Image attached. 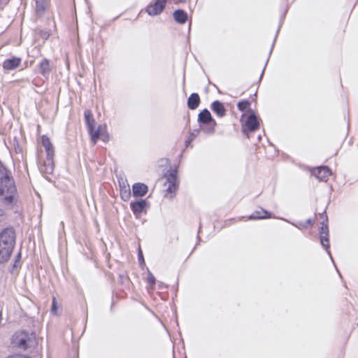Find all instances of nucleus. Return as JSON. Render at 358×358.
I'll return each instance as SVG.
<instances>
[{
  "label": "nucleus",
  "mask_w": 358,
  "mask_h": 358,
  "mask_svg": "<svg viewBox=\"0 0 358 358\" xmlns=\"http://www.w3.org/2000/svg\"><path fill=\"white\" fill-rule=\"evenodd\" d=\"M16 194V188L13 179L9 176L6 169L0 164V196L6 203H11Z\"/></svg>",
  "instance_id": "obj_1"
},
{
  "label": "nucleus",
  "mask_w": 358,
  "mask_h": 358,
  "mask_svg": "<svg viewBox=\"0 0 358 358\" xmlns=\"http://www.w3.org/2000/svg\"><path fill=\"white\" fill-rule=\"evenodd\" d=\"M15 244V234L12 228L0 233V263H5L10 257Z\"/></svg>",
  "instance_id": "obj_2"
},
{
  "label": "nucleus",
  "mask_w": 358,
  "mask_h": 358,
  "mask_svg": "<svg viewBox=\"0 0 358 358\" xmlns=\"http://www.w3.org/2000/svg\"><path fill=\"white\" fill-rule=\"evenodd\" d=\"M41 143L46 152V160L44 162L43 165L41 167V170L45 173H52L55 168L53 161L55 150L53 145L49 138H48L46 136H43L41 137Z\"/></svg>",
  "instance_id": "obj_3"
},
{
  "label": "nucleus",
  "mask_w": 358,
  "mask_h": 358,
  "mask_svg": "<svg viewBox=\"0 0 358 358\" xmlns=\"http://www.w3.org/2000/svg\"><path fill=\"white\" fill-rule=\"evenodd\" d=\"M13 344L22 349H26L36 343L35 336L24 331L17 332L13 336Z\"/></svg>",
  "instance_id": "obj_4"
},
{
  "label": "nucleus",
  "mask_w": 358,
  "mask_h": 358,
  "mask_svg": "<svg viewBox=\"0 0 358 358\" xmlns=\"http://www.w3.org/2000/svg\"><path fill=\"white\" fill-rule=\"evenodd\" d=\"M199 121L204 124H207V127H203L202 130L208 134H212L215 131L216 122L212 118L210 113L205 109L202 110L198 117Z\"/></svg>",
  "instance_id": "obj_5"
},
{
  "label": "nucleus",
  "mask_w": 358,
  "mask_h": 358,
  "mask_svg": "<svg viewBox=\"0 0 358 358\" xmlns=\"http://www.w3.org/2000/svg\"><path fill=\"white\" fill-rule=\"evenodd\" d=\"M166 189V196L169 199L173 198V193L176 192L178 188V182L176 177V171H171L167 176L166 181L164 184Z\"/></svg>",
  "instance_id": "obj_6"
},
{
  "label": "nucleus",
  "mask_w": 358,
  "mask_h": 358,
  "mask_svg": "<svg viewBox=\"0 0 358 358\" xmlns=\"http://www.w3.org/2000/svg\"><path fill=\"white\" fill-rule=\"evenodd\" d=\"M91 139L94 144H95L99 138L106 141L109 139V136L107 133V127L106 124L99 125L96 130L92 129L90 132Z\"/></svg>",
  "instance_id": "obj_7"
},
{
  "label": "nucleus",
  "mask_w": 358,
  "mask_h": 358,
  "mask_svg": "<svg viewBox=\"0 0 358 358\" xmlns=\"http://www.w3.org/2000/svg\"><path fill=\"white\" fill-rule=\"evenodd\" d=\"M166 0H156L153 4L149 5L146 8V12L149 15H157L164 10Z\"/></svg>",
  "instance_id": "obj_8"
},
{
  "label": "nucleus",
  "mask_w": 358,
  "mask_h": 358,
  "mask_svg": "<svg viewBox=\"0 0 358 358\" xmlns=\"http://www.w3.org/2000/svg\"><path fill=\"white\" fill-rule=\"evenodd\" d=\"M245 118V126L248 130L253 131L259 128V123L257 116L254 113H252L249 115L244 114L243 115V119Z\"/></svg>",
  "instance_id": "obj_9"
},
{
  "label": "nucleus",
  "mask_w": 358,
  "mask_h": 358,
  "mask_svg": "<svg viewBox=\"0 0 358 358\" xmlns=\"http://www.w3.org/2000/svg\"><path fill=\"white\" fill-rule=\"evenodd\" d=\"M311 173L320 180H324L331 175V171L327 166H320L313 169Z\"/></svg>",
  "instance_id": "obj_10"
},
{
  "label": "nucleus",
  "mask_w": 358,
  "mask_h": 358,
  "mask_svg": "<svg viewBox=\"0 0 358 358\" xmlns=\"http://www.w3.org/2000/svg\"><path fill=\"white\" fill-rule=\"evenodd\" d=\"M328 236V226L326 224L323 223L320 230V242L323 247L325 248V249L327 250L328 254L330 255V252L328 250L329 248Z\"/></svg>",
  "instance_id": "obj_11"
},
{
  "label": "nucleus",
  "mask_w": 358,
  "mask_h": 358,
  "mask_svg": "<svg viewBox=\"0 0 358 358\" xmlns=\"http://www.w3.org/2000/svg\"><path fill=\"white\" fill-rule=\"evenodd\" d=\"M148 203L145 200L141 199L131 203V208L134 215L138 217L146 208Z\"/></svg>",
  "instance_id": "obj_12"
},
{
  "label": "nucleus",
  "mask_w": 358,
  "mask_h": 358,
  "mask_svg": "<svg viewBox=\"0 0 358 358\" xmlns=\"http://www.w3.org/2000/svg\"><path fill=\"white\" fill-rule=\"evenodd\" d=\"M132 192L135 196H143L148 192V187L143 183H135Z\"/></svg>",
  "instance_id": "obj_13"
},
{
  "label": "nucleus",
  "mask_w": 358,
  "mask_h": 358,
  "mask_svg": "<svg viewBox=\"0 0 358 358\" xmlns=\"http://www.w3.org/2000/svg\"><path fill=\"white\" fill-rule=\"evenodd\" d=\"M271 217V213L261 208L255 210L251 215L248 217L249 220L266 219Z\"/></svg>",
  "instance_id": "obj_14"
},
{
  "label": "nucleus",
  "mask_w": 358,
  "mask_h": 358,
  "mask_svg": "<svg viewBox=\"0 0 358 358\" xmlns=\"http://www.w3.org/2000/svg\"><path fill=\"white\" fill-rule=\"evenodd\" d=\"M212 110L217 114V116L220 117H224L226 114V110L223 104L219 101L213 102Z\"/></svg>",
  "instance_id": "obj_15"
},
{
  "label": "nucleus",
  "mask_w": 358,
  "mask_h": 358,
  "mask_svg": "<svg viewBox=\"0 0 358 358\" xmlns=\"http://www.w3.org/2000/svg\"><path fill=\"white\" fill-rule=\"evenodd\" d=\"M20 59L17 57L8 59L3 62V66L5 69L12 70L20 65Z\"/></svg>",
  "instance_id": "obj_16"
},
{
  "label": "nucleus",
  "mask_w": 358,
  "mask_h": 358,
  "mask_svg": "<svg viewBox=\"0 0 358 358\" xmlns=\"http://www.w3.org/2000/svg\"><path fill=\"white\" fill-rule=\"evenodd\" d=\"M199 102H200L199 96L196 93H193L188 98L187 105L190 109L194 110L199 106Z\"/></svg>",
  "instance_id": "obj_17"
},
{
  "label": "nucleus",
  "mask_w": 358,
  "mask_h": 358,
  "mask_svg": "<svg viewBox=\"0 0 358 358\" xmlns=\"http://www.w3.org/2000/svg\"><path fill=\"white\" fill-rule=\"evenodd\" d=\"M173 17L177 22L184 24L187 19V15L185 11L178 10L173 13Z\"/></svg>",
  "instance_id": "obj_18"
},
{
  "label": "nucleus",
  "mask_w": 358,
  "mask_h": 358,
  "mask_svg": "<svg viewBox=\"0 0 358 358\" xmlns=\"http://www.w3.org/2000/svg\"><path fill=\"white\" fill-rule=\"evenodd\" d=\"M85 122L88 127L89 132L92 131L94 127V120L93 119V115L90 110H86L85 112Z\"/></svg>",
  "instance_id": "obj_19"
},
{
  "label": "nucleus",
  "mask_w": 358,
  "mask_h": 358,
  "mask_svg": "<svg viewBox=\"0 0 358 358\" xmlns=\"http://www.w3.org/2000/svg\"><path fill=\"white\" fill-rule=\"evenodd\" d=\"M40 71L43 75L46 74L50 71V62L48 59H43L40 64Z\"/></svg>",
  "instance_id": "obj_20"
},
{
  "label": "nucleus",
  "mask_w": 358,
  "mask_h": 358,
  "mask_svg": "<svg viewBox=\"0 0 358 358\" xmlns=\"http://www.w3.org/2000/svg\"><path fill=\"white\" fill-rule=\"evenodd\" d=\"M57 309H58V306H57V300L54 297L52 299V308H51V313H52V314L57 315Z\"/></svg>",
  "instance_id": "obj_21"
},
{
  "label": "nucleus",
  "mask_w": 358,
  "mask_h": 358,
  "mask_svg": "<svg viewBox=\"0 0 358 358\" xmlns=\"http://www.w3.org/2000/svg\"><path fill=\"white\" fill-rule=\"evenodd\" d=\"M147 281L152 287L155 284V278L150 272L148 273Z\"/></svg>",
  "instance_id": "obj_22"
},
{
  "label": "nucleus",
  "mask_w": 358,
  "mask_h": 358,
  "mask_svg": "<svg viewBox=\"0 0 358 358\" xmlns=\"http://www.w3.org/2000/svg\"><path fill=\"white\" fill-rule=\"evenodd\" d=\"M249 106V103L248 101H241V102H239L238 104V108L240 110H245L247 109V108Z\"/></svg>",
  "instance_id": "obj_23"
},
{
  "label": "nucleus",
  "mask_w": 358,
  "mask_h": 358,
  "mask_svg": "<svg viewBox=\"0 0 358 358\" xmlns=\"http://www.w3.org/2000/svg\"><path fill=\"white\" fill-rule=\"evenodd\" d=\"M130 196V191L126 190L124 194H122V196L124 198V200H127L129 199Z\"/></svg>",
  "instance_id": "obj_24"
},
{
  "label": "nucleus",
  "mask_w": 358,
  "mask_h": 358,
  "mask_svg": "<svg viewBox=\"0 0 358 358\" xmlns=\"http://www.w3.org/2000/svg\"><path fill=\"white\" fill-rule=\"evenodd\" d=\"M138 258L141 262H144V259H143V255H142V251L141 250H139V251H138Z\"/></svg>",
  "instance_id": "obj_25"
},
{
  "label": "nucleus",
  "mask_w": 358,
  "mask_h": 358,
  "mask_svg": "<svg viewBox=\"0 0 358 358\" xmlns=\"http://www.w3.org/2000/svg\"><path fill=\"white\" fill-rule=\"evenodd\" d=\"M4 214V211L0 209V221L3 219Z\"/></svg>",
  "instance_id": "obj_26"
},
{
  "label": "nucleus",
  "mask_w": 358,
  "mask_h": 358,
  "mask_svg": "<svg viewBox=\"0 0 358 358\" xmlns=\"http://www.w3.org/2000/svg\"><path fill=\"white\" fill-rule=\"evenodd\" d=\"M17 264H18V262L17 261V262L15 263V264H14L13 267H14V268H17V267L18 266V265H17Z\"/></svg>",
  "instance_id": "obj_27"
},
{
  "label": "nucleus",
  "mask_w": 358,
  "mask_h": 358,
  "mask_svg": "<svg viewBox=\"0 0 358 358\" xmlns=\"http://www.w3.org/2000/svg\"><path fill=\"white\" fill-rule=\"evenodd\" d=\"M307 222H308L309 224H310V225L313 224V222H312V220H307Z\"/></svg>",
  "instance_id": "obj_28"
},
{
  "label": "nucleus",
  "mask_w": 358,
  "mask_h": 358,
  "mask_svg": "<svg viewBox=\"0 0 358 358\" xmlns=\"http://www.w3.org/2000/svg\"><path fill=\"white\" fill-rule=\"evenodd\" d=\"M180 1H185L186 0H179Z\"/></svg>",
  "instance_id": "obj_29"
},
{
  "label": "nucleus",
  "mask_w": 358,
  "mask_h": 358,
  "mask_svg": "<svg viewBox=\"0 0 358 358\" xmlns=\"http://www.w3.org/2000/svg\"><path fill=\"white\" fill-rule=\"evenodd\" d=\"M38 1H39V0H36V3H38Z\"/></svg>",
  "instance_id": "obj_30"
}]
</instances>
